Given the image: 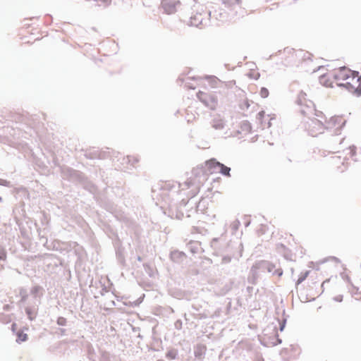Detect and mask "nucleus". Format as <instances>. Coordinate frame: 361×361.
<instances>
[{"label":"nucleus","mask_w":361,"mask_h":361,"mask_svg":"<svg viewBox=\"0 0 361 361\" xmlns=\"http://www.w3.org/2000/svg\"><path fill=\"white\" fill-rule=\"evenodd\" d=\"M185 86L188 89H191V90H195V87L192 83H190V82H186L185 84Z\"/></svg>","instance_id":"63"},{"label":"nucleus","mask_w":361,"mask_h":361,"mask_svg":"<svg viewBox=\"0 0 361 361\" xmlns=\"http://www.w3.org/2000/svg\"><path fill=\"white\" fill-rule=\"evenodd\" d=\"M111 232L114 236L113 245H114L115 250L123 249L124 247L122 245V241L120 239L118 233L114 231L112 229H111Z\"/></svg>","instance_id":"26"},{"label":"nucleus","mask_w":361,"mask_h":361,"mask_svg":"<svg viewBox=\"0 0 361 361\" xmlns=\"http://www.w3.org/2000/svg\"><path fill=\"white\" fill-rule=\"evenodd\" d=\"M278 249H281L283 252V255L284 258L287 260H292V252L291 250L287 247L285 245L282 243H279L277 245Z\"/></svg>","instance_id":"27"},{"label":"nucleus","mask_w":361,"mask_h":361,"mask_svg":"<svg viewBox=\"0 0 361 361\" xmlns=\"http://www.w3.org/2000/svg\"><path fill=\"white\" fill-rule=\"evenodd\" d=\"M186 257V254L178 249L173 250L169 253V258L174 263L181 264Z\"/></svg>","instance_id":"15"},{"label":"nucleus","mask_w":361,"mask_h":361,"mask_svg":"<svg viewBox=\"0 0 361 361\" xmlns=\"http://www.w3.org/2000/svg\"><path fill=\"white\" fill-rule=\"evenodd\" d=\"M56 322L60 326H65L68 322L66 318L60 316L57 317Z\"/></svg>","instance_id":"44"},{"label":"nucleus","mask_w":361,"mask_h":361,"mask_svg":"<svg viewBox=\"0 0 361 361\" xmlns=\"http://www.w3.org/2000/svg\"><path fill=\"white\" fill-rule=\"evenodd\" d=\"M250 107V103L247 100H245L240 104V108L242 110H247Z\"/></svg>","instance_id":"55"},{"label":"nucleus","mask_w":361,"mask_h":361,"mask_svg":"<svg viewBox=\"0 0 361 361\" xmlns=\"http://www.w3.org/2000/svg\"><path fill=\"white\" fill-rule=\"evenodd\" d=\"M202 20L203 18L202 17V14L197 13L190 18L188 25L198 27L202 23Z\"/></svg>","instance_id":"25"},{"label":"nucleus","mask_w":361,"mask_h":361,"mask_svg":"<svg viewBox=\"0 0 361 361\" xmlns=\"http://www.w3.org/2000/svg\"><path fill=\"white\" fill-rule=\"evenodd\" d=\"M61 175L64 180L75 185H80L87 176L83 172L66 165L61 166Z\"/></svg>","instance_id":"1"},{"label":"nucleus","mask_w":361,"mask_h":361,"mask_svg":"<svg viewBox=\"0 0 361 361\" xmlns=\"http://www.w3.org/2000/svg\"><path fill=\"white\" fill-rule=\"evenodd\" d=\"M28 340V335L25 333H20L17 335L16 342L18 343H21L23 342H25Z\"/></svg>","instance_id":"41"},{"label":"nucleus","mask_w":361,"mask_h":361,"mask_svg":"<svg viewBox=\"0 0 361 361\" xmlns=\"http://www.w3.org/2000/svg\"><path fill=\"white\" fill-rule=\"evenodd\" d=\"M346 120H345L342 116H334L327 119L326 117H325V129L329 130L331 129L330 124H332V126H338L335 128V135H339L341 134V130L345 127L346 124Z\"/></svg>","instance_id":"6"},{"label":"nucleus","mask_w":361,"mask_h":361,"mask_svg":"<svg viewBox=\"0 0 361 361\" xmlns=\"http://www.w3.org/2000/svg\"><path fill=\"white\" fill-rule=\"evenodd\" d=\"M178 352L176 348H169L167 350L165 354V357L168 360H176L178 357Z\"/></svg>","instance_id":"31"},{"label":"nucleus","mask_w":361,"mask_h":361,"mask_svg":"<svg viewBox=\"0 0 361 361\" xmlns=\"http://www.w3.org/2000/svg\"><path fill=\"white\" fill-rule=\"evenodd\" d=\"M305 130L308 132V135L316 137L318 134L324 133L325 129L324 122L313 118L310 119V122H307L305 125Z\"/></svg>","instance_id":"5"},{"label":"nucleus","mask_w":361,"mask_h":361,"mask_svg":"<svg viewBox=\"0 0 361 361\" xmlns=\"http://www.w3.org/2000/svg\"><path fill=\"white\" fill-rule=\"evenodd\" d=\"M212 161L219 166L218 173H221L224 176L231 177V167L226 166L223 163L219 161L216 159H214Z\"/></svg>","instance_id":"17"},{"label":"nucleus","mask_w":361,"mask_h":361,"mask_svg":"<svg viewBox=\"0 0 361 361\" xmlns=\"http://www.w3.org/2000/svg\"><path fill=\"white\" fill-rule=\"evenodd\" d=\"M111 293L115 296L118 301H123V300L128 298V297L126 295H120L119 293L116 292L115 289L111 290Z\"/></svg>","instance_id":"49"},{"label":"nucleus","mask_w":361,"mask_h":361,"mask_svg":"<svg viewBox=\"0 0 361 361\" xmlns=\"http://www.w3.org/2000/svg\"><path fill=\"white\" fill-rule=\"evenodd\" d=\"M184 290L179 288L171 289L169 290V295L174 298L182 300Z\"/></svg>","instance_id":"33"},{"label":"nucleus","mask_w":361,"mask_h":361,"mask_svg":"<svg viewBox=\"0 0 361 361\" xmlns=\"http://www.w3.org/2000/svg\"><path fill=\"white\" fill-rule=\"evenodd\" d=\"M197 98L207 108L214 111L218 105V97L215 92L207 93L199 90L196 93Z\"/></svg>","instance_id":"3"},{"label":"nucleus","mask_w":361,"mask_h":361,"mask_svg":"<svg viewBox=\"0 0 361 361\" xmlns=\"http://www.w3.org/2000/svg\"><path fill=\"white\" fill-rule=\"evenodd\" d=\"M325 79V75H322L319 77V82L321 84H322L323 85L327 87L329 85H328V81L326 80H324Z\"/></svg>","instance_id":"58"},{"label":"nucleus","mask_w":361,"mask_h":361,"mask_svg":"<svg viewBox=\"0 0 361 361\" xmlns=\"http://www.w3.org/2000/svg\"><path fill=\"white\" fill-rule=\"evenodd\" d=\"M188 204V200L185 199H183L178 203H174L173 204L178 205V208L182 209L185 207Z\"/></svg>","instance_id":"52"},{"label":"nucleus","mask_w":361,"mask_h":361,"mask_svg":"<svg viewBox=\"0 0 361 361\" xmlns=\"http://www.w3.org/2000/svg\"><path fill=\"white\" fill-rule=\"evenodd\" d=\"M164 214L171 219H182L183 212L182 209L178 208V205L170 204L167 209L164 210Z\"/></svg>","instance_id":"12"},{"label":"nucleus","mask_w":361,"mask_h":361,"mask_svg":"<svg viewBox=\"0 0 361 361\" xmlns=\"http://www.w3.org/2000/svg\"><path fill=\"white\" fill-rule=\"evenodd\" d=\"M0 185L10 187L11 186V182L7 180H5V179H3V178H0Z\"/></svg>","instance_id":"57"},{"label":"nucleus","mask_w":361,"mask_h":361,"mask_svg":"<svg viewBox=\"0 0 361 361\" xmlns=\"http://www.w3.org/2000/svg\"><path fill=\"white\" fill-rule=\"evenodd\" d=\"M196 295V293H193L192 291L190 290H184L182 300H186L188 301L192 300L197 298Z\"/></svg>","instance_id":"36"},{"label":"nucleus","mask_w":361,"mask_h":361,"mask_svg":"<svg viewBox=\"0 0 361 361\" xmlns=\"http://www.w3.org/2000/svg\"><path fill=\"white\" fill-rule=\"evenodd\" d=\"M240 128L243 131L251 132L252 131V124L249 121H243L240 123Z\"/></svg>","instance_id":"38"},{"label":"nucleus","mask_w":361,"mask_h":361,"mask_svg":"<svg viewBox=\"0 0 361 361\" xmlns=\"http://www.w3.org/2000/svg\"><path fill=\"white\" fill-rule=\"evenodd\" d=\"M356 82L358 83L357 87H355L350 82H338L336 85L341 88H344L353 95L359 97L361 96V75H358L356 80Z\"/></svg>","instance_id":"8"},{"label":"nucleus","mask_w":361,"mask_h":361,"mask_svg":"<svg viewBox=\"0 0 361 361\" xmlns=\"http://www.w3.org/2000/svg\"><path fill=\"white\" fill-rule=\"evenodd\" d=\"M288 315L286 314L285 310L282 311V317L281 319H278L279 330L283 331L286 328Z\"/></svg>","instance_id":"30"},{"label":"nucleus","mask_w":361,"mask_h":361,"mask_svg":"<svg viewBox=\"0 0 361 361\" xmlns=\"http://www.w3.org/2000/svg\"><path fill=\"white\" fill-rule=\"evenodd\" d=\"M52 163L54 164V165L55 166H58L59 168V169L61 170V166H63L64 165H61L59 164V159L56 158V157H54L52 160Z\"/></svg>","instance_id":"60"},{"label":"nucleus","mask_w":361,"mask_h":361,"mask_svg":"<svg viewBox=\"0 0 361 361\" xmlns=\"http://www.w3.org/2000/svg\"><path fill=\"white\" fill-rule=\"evenodd\" d=\"M214 158H211L204 161L205 167L207 169V174H212L214 173H218L219 166L212 161Z\"/></svg>","instance_id":"24"},{"label":"nucleus","mask_w":361,"mask_h":361,"mask_svg":"<svg viewBox=\"0 0 361 361\" xmlns=\"http://www.w3.org/2000/svg\"><path fill=\"white\" fill-rule=\"evenodd\" d=\"M44 293V288L39 284L34 285L30 289V294L35 299H37V298L40 299L43 296Z\"/></svg>","instance_id":"22"},{"label":"nucleus","mask_w":361,"mask_h":361,"mask_svg":"<svg viewBox=\"0 0 361 361\" xmlns=\"http://www.w3.org/2000/svg\"><path fill=\"white\" fill-rule=\"evenodd\" d=\"M306 93L302 91V90H300L299 94H298V97H297V99H296V103L298 104V105H302L303 104V101H305V97H306Z\"/></svg>","instance_id":"40"},{"label":"nucleus","mask_w":361,"mask_h":361,"mask_svg":"<svg viewBox=\"0 0 361 361\" xmlns=\"http://www.w3.org/2000/svg\"><path fill=\"white\" fill-rule=\"evenodd\" d=\"M267 226L264 224H261L260 228L258 230L259 234H264L267 231Z\"/></svg>","instance_id":"56"},{"label":"nucleus","mask_w":361,"mask_h":361,"mask_svg":"<svg viewBox=\"0 0 361 361\" xmlns=\"http://www.w3.org/2000/svg\"><path fill=\"white\" fill-rule=\"evenodd\" d=\"M273 331V335L269 337L270 343L275 346L282 343L281 338H280L279 335L278 334L277 326L274 323H271L270 325H268L263 331L264 336H267L269 334V331Z\"/></svg>","instance_id":"10"},{"label":"nucleus","mask_w":361,"mask_h":361,"mask_svg":"<svg viewBox=\"0 0 361 361\" xmlns=\"http://www.w3.org/2000/svg\"><path fill=\"white\" fill-rule=\"evenodd\" d=\"M13 192L14 193L16 198L19 199V202L20 203L23 202L24 200L30 199L28 190L23 187L14 188Z\"/></svg>","instance_id":"16"},{"label":"nucleus","mask_w":361,"mask_h":361,"mask_svg":"<svg viewBox=\"0 0 361 361\" xmlns=\"http://www.w3.org/2000/svg\"><path fill=\"white\" fill-rule=\"evenodd\" d=\"M202 306L200 303H192L191 308L196 312H199L202 309Z\"/></svg>","instance_id":"54"},{"label":"nucleus","mask_w":361,"mask_h":361,"mask_svg":"<svg viewBox=\"0 0 361 361\" xmlns=\"http://www.w3.org/2000/svg\"><path fill=\"white\" fill-rule=\"evenodd\" d=\"M115 252H116V257L118 263L120 265L125 267L126 265V259H125V256H124V248L115 250Z\"/></svg>","instance_id":"29"},{"label":"nucleus","mask_w":361,"mask_h":361,"mask_svg":"<svg viewBox=\"0 0 361 361\" xmlns=\"http://www.w3.org/2000/svg\"><path fill=\"white\" fill-rule=\"evenodd\" d=\"M97 202L101 207L109 212L113 213L116 209L114 204L109 200L100 199Z\"/></svg>","instance_id":"19"},{"label":"nucleus","mask_w":361,"mask_h":361,"mask_svg":"<svg viewBox=\"0 0 361 361\" xmlns=\"http://www.w3.org/2000/svg\"><path fill=\"white\" fill-rule=\"evenodd\" d=\"M358 75H360L358 71H351L350 69L347 70L345 66L340 67L337 72L333 73L332 74L333 78L335 80H345L350 78H352L353 80L355 78H357Z\"/></svg>","instance_id":"7"},{"label":"nucleus","mask_w":361,"mask_h":361,"mask_svg":"<svg viewBox=\"0 0 361 361\" xmlns=\"http://www.w3.org/2000/svg\"><path fill=\"white\" fill-rule=\"evenodd\" d=\"M192 176L197 179L199 184L203 183L207 179V172L204 163L200 164L192 170Z\"/></svg>","instance_id":"11"},{"label":"nucleus","mask_w":361,"mask_h":361,"mask_svg":"<svg viewBox=\"0 0 361 361\" xmlns=\"http://www.w3.org/2000/svg\"><path fill=\"white\" fill-rule=\"evenodd\" d=\"M210 245L214 251L213 254L216 256L233 252V245L231 241L222 242L219 238H213Z\"/></svg>","instance_id":"2"},{"label":"nucleus","mask_w":361,"mask_h":361,"mask_svg":"<svg viewBox=\"0 0 361 361\" xmlns=\"http://www.w3.org/2000/svg\"><path fill=\"white\" fill-rule=\"evenodd\" d=\"M174 327L177 330L182 329L183 327V322L181 319H178L174 322Z\"/></svg>","instance_id":"53"},{"label":"nucleus","mask_w":361,"mask_h":361,"mask_svg":"<svg viewBox=\"0 0 361 361\" xmlns=\"http://www.w3.org/2000/svg\"><path fill=\"white\" fill-rule=\"evenodd\" d=\"M145 296V295L142 294L137 300L132 301V307H136L140 306V305L143 302Z\"/></svg>","instance_id":"45"},{"label":"nucleus","mask_w":361,"mask_h":361,"mask_svg":"<svg viewBox=\"0 0 361 361\" xmlns=\"http://www.w3.org/2000/svg\"><path fill=\"white\" fill-rule=\"evenodd\" d=\"M260 126H264V119L266 118V114L264 110H261L256 116Z\"/></svg>","instance_id":"42"},{"label":"nucleus","mask_w":361,"mask_h":361,"mask_svg":"<svg viewBox=\"0 0 361 361\" xmlns=\"http://www.w3.org/2000/svg\"><path fill=\"white\" fill-rule=\"evenodd\" d=\"M75 253L78 256V260H81L82 257L81 252H80L79 250H75Z\"/></svg>","instance_id":"64"},{"label":"nucleus","mask_w":361,"mask_h":361,"mask_svg":"<svg viewBox=\"0 0 361 361\" xmlns=\"http://www.w3.org/2000/svg\"><path fill=\"white\" fill-rule=\"evenodd\" d=\"M111 157L110 152L107 150H99V159H104Z\"/></svg>","instance_id":"47"},{"label":"nucleus","mask_w":361,"mask_h":361,"mask_svg":"<svg viewBox=\"0 0 361 361\" xmlns=\"http://www.w3.org/2000/svg\"><path fill=\"white\" fill-rule=\"evenodd\" d=\"M19 295L20 297L19 302L25 303L27 301L29 296L27 289L24 287L19 288Z\"/></svg>","instance_id":"34"},{"label":"nucleus","mask_w":361,"mask_h":361,"mask_svg":"<svg viewBox=\"0 0 361 361\" xmlns=\"http://www.w3.org/2000/svg\"><path fill=\"white\" fill-rule=\"evenodd\" d=\"M7 252L4 248L0 249V261H5L6 259Z\"/></svg>","instance_id":"51"},{"label":"nucleus","mask_w":361,"mask_h":361,"mask_svg":"<svg viewBox=\"0 0 361 361\" xmlns=\"http://www.w3.org/2000/svg\"><path fill=\"white\" fill-rule=\"evenodd\" d=\"M40 303L41 302L39 300L38 304L35 303L33 305H29L25 307V312L27 319L30 322L35 321L36 319V317L38 314L39 305Z\"/></svg>","instance_id":"14"},{"label":"nucleus","mask_w":361,"mask_h":361,"mask_svg":"<svg viewBox=\"0 0 361 361\" xmlns=\"http://www.w3.org/2000/svg\"><path fill=\"white\" fill-rule=\"evenodd\" d=\"M181 5L180 0H161V6L164 13L172 15L176 13L178 7Z\"/></svg>","instance_id":"9"},{"label":"nucleus","mask_w":361,"mask_h":361,"mask_svg":"<svg viewBox=\"0 0 361 361\" xmlns=\"http://www.w3.org/2000/svg\"><path fill=\"white\" fill-rule=\"evenodd\" d=\"M80 185L91 194H95L97 191V187L89 180L87 176L85 177V180Z\"/></svg>","instance_id":"20"},{"label":"nucleus","mask_w":361,"mask_h":361,"mask_svg":"<svg viewBox=\"0 0 361 361\" xmlns=\"http://www.w3.org/2000/svg\"><path fill=\"white\" fill-rule=\"evenodd\" d=\"M92 154V157L94 159H99V150H94L93 152H91Z\"/></svg>","instance_id":"61"},{"label":"nucleus","mask_w":361,"mask_h":361,"mask_svg":"<svg viewBox=\"0 0 361 361\" xmlns=\"http://www.w3.org/2000/svg\"><path fill=\"white\" fill-rule=\"evenodd\" d=\"M309 102L314 106V115L317 117L324 118L325 119V114L322 111L317 110L315 109V104L312 101L310 100Z\"/></svg>","instance_id":"46"},{"label":"nucleus","mask_w":361,"mask_h":361,"mask_svg":"<svg viewBox=\"0 0 361 361\" xmlns=\"http://www.w3.org/2000/svg\"><path fill=\"white\" fill-rule=\"evenodd\" d=\"M212 127L216 130H222L224 128L225 122L220 118H214L211 121Z\"/></svg>","instance_id":"28"},{"label":"nucleus","mask_w":361,"mask_h":361,"mask_svg":"<svg viewBox=\"0 0 361 361\" xmlns=\"http://www.w3.org/2000/svg\"><path fill=\"white\" fill-rule=\"evenodd\" d=\"M268 117H270V118L267 121L266 118L264 119V126H261L262 128H270L272 126V123H271V120L273 119H275L276 118V116L275 115H267Z\"/></svg>","instance_id":"43"},{"label":"nucleus","mask_w":361,"mask_h":361,"mask_svg":"<svg viewBox=\"0 0 361 361\" xmlns=\"http://www.w3.org/2000/svg\"><path fill=\"white\" fill-rule=\"evenodd\" d=\"M186 247L192 255L197 254L201 249V243L199 241L190 240L187 243Z\"/></svg>","instance_id":"23"},{"label":"nucleus","mask_w":361,"mask_h":361,"mask_svg":"<svg viewBox=\"0 0 361 361\" xmlns=\"http://www.w3.org/2000/svg\"><path fill=\"white\" fill-rule=\"evenodd\" d=\"M142 266H143V268H144L145 272L147 274V275L150 278L155 277V274L157 273V271L155 272L154 271L153 267H152V265L149 263H147V262L143 263Z\"/></svg>","instance_id":"32"},{"label":"nucleus","mask_w":361,"mask_h":361,"mask_svg":"<svg viewBox=\"0 0 361 361\" xmlns=\"http://www.w3.org/2000/svg\"><path fill=\"white\" fill-rule=\"evenodd\" d=\"M341 276L345 282H347L348 284H350L354 290H355V291H356L355 293H358L359 288L357 287H356L355 286H354V284L351 281V279L349 276H348L346 274L343 272V273H341Z\"/></svg>","instance_id":"37"},{"label":"nucleus","mask_w":361,"mask_h":361,"mask_svg":"<svg viewBox=\"0 0 361 361\" xmlns=\"http://www.w3.org/2000/svg\"><path fill=\"white\" fill-rule=\"evenodd\" d=\"M107 292H108V288L106 286H103L102 288L99 291V293L102 295H104L105 293H106Z\"/></svg>","instance_id":"62"},{"label":"nucleus","mask_w":361,"mask_h":361,"mask_svg":"<svg viewBox=\"0 0 361 361\" xmlns=\"http://www.w3.org/2000/svg\"><path fill=\"white\" fill-rule=\"evenodd\" d=\"M310 271L306 270L305 271L301 272L298 278V280L295 283V288H298V285L302 283L309 276Z\"/></svg>","instance_id":"35"},{"label":"nucleus","mask_w":361,"mask_h":361,"mask_svg":"<svg viewBox=\"0 0 361 361\" xmlns=\"http://www.w3.org/2000/svg\"><path fill=\"white\" fill-rule=\"evenodd\" d=\"M221 264H228L231 262L232 258L234 256L233 252L231 253L224 254L221 255Z\"/></svg>","instance_id":"39"},{"label":"nucleus","mask_w":361,"mask_h":361,"mask_svg":"<svg viewBox=\"0 0 361 361\" xmlns=\"http://www.w3.org/2000/svg\"><path fill=\"white\" fill-rule=\"evenodd\" d=\"M259 94L264 99L267 98L269 94V91L267 87H262L259 90Z\"/></svg>","instance_id":"48"},{"label":"nucleus","mask_w":361,"mask_h":361,"mask_svg":"<svg viewBox=\"0 0 361 361\" xmlns=\"http://www.w3.org/2000/svg\"><path fill=\"white\" fill-rule=\"evenodd\" d=\"M204 79L207 80L212 87H218L219 83L225 84L228 88H231L235 84V80H231L226 82H222L215 75H205Z\"/></svg>","instance_id":"13"},{"label":"nucleus","mask_w":361,"mask_h":361,"mask_svg":"<svg viewBox=\"0 0 361 361\" xmlns=\"http://www.w3.org/2000/svg\"><path fill=\"white\" fill-rule=\"evenodd\" d=\"M206 350L207 348L205 345L201 343L197 344L194 348L195 357L199 360H202L204 357Z\"/></svg>","instance_id":"18"},{"label":"nucleus","mask_w":361,"mask_h":361,"mask_svg":"<svg viewBox=\"0 0 361 361\" xmlns=\"http://www.w3.org/2000/svg\"><path fill=\"white\" fill-rule=\"evenodd\" d=\"M253 265L257 270L267 271L279 277H281L283 274L281 268L276 269V265L267 260H257Z\"/></svg>","instance_id":"4"},{"label":"nucleus","mask_w":361,"mask_h":361,"mask_svg":"<svg viewBox=\"0 0 361 361\" xmlns=\"http://www.w3.org/2000/svg\"><path fill=\"white\" fill-rule=\"evenodd\" d=\"M257 271L258 270L252 264V266L250 268V272H249V275H248V277H247V282L249 283H250L252 285L257 284V281H258V278H259V275H258Z\"/></svg>","instance_id":"21"},{"label":"nucleus","mask_w":361,"mask_h":361,"mask_svg":"<svg viewBox=\"0 0 361 361\" xmlns=\"http://www.w3.org/2000/svg\"><path fill=\"white\" fill-rule=\"evenodd\" d=\"M333 300L337 302H341L343 300V295H338L333 298Z\"/></svg>","instance_id":"59"},{"label":"nucleus","mask_w":361,"mask_h":361,"mask_svg":"<svg viewBox=\"0 0 361 361\" xmlns=\"http://www.w3.org/2000/svg\"><path fill=\"white\" fill-rule=\"evenodd\" d=\"M348 149L350 150V155L351 157H353L356 155L357 147L355 145H350L348 147Z\"/></svg>","instance_id":"50"}]
</instances>
